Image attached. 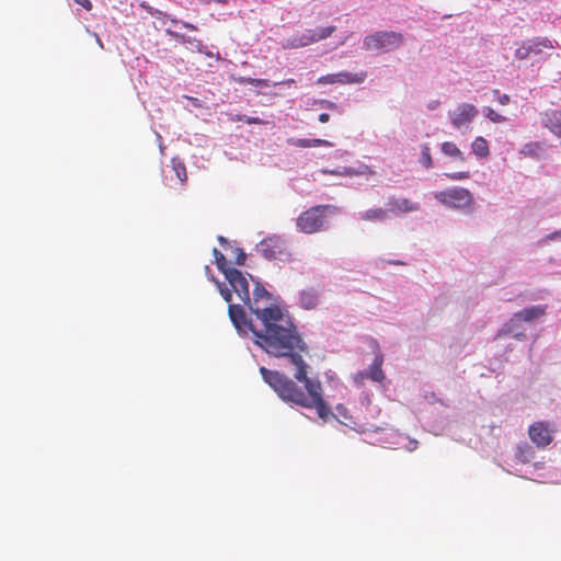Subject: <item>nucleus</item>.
<instances>
[{"mask_svg": "<svg viewBox=\"0 0 561 561\" xmlns=\"http://www.w3.org/2000/svg\"><path fill=\"white\" fill-rule=\"evenodd\" d=\"M230 249L233 254V263L236 265H243L247 260V254L243 252V250L238 247H230Z\"/></svg>", "mask_w": 561, "mask_h": 561, "instance_id": "obj_30", "label": "nucleus"}, {"mask_svg": "<svg viewBox=\"0 0 561 561\" xmlns=\"http://www.w3.org/2000/svg\"><path fill=\"white\" fill-rule=\"evenodd\" d=\"M442 151L446 154V156H449V157H453V158H456V159H459L461 161L465 160L463 158V154L462 152L460 151V149L456 146V144L451 142V141H445L443 142L442 145Z\"/></svg>", "mask_w": 561, "mask_h": 561, "instance_id": "obj_25", "label": "nucleus"}, {"mask_svg": "<svg viewBox=\"0 0 561 561\" xmlns=\"http://www.w3.org/2000/svg\"><path fill=\"white\" fill-rule=\"evenodd\" d=\"M420 204L405 197H390L387 202V211L393 215H403L417 211Z\"/></svg>", "mask_w": 561, "mask_h": 561, "instance_id": "obj_14", "label": "nucleus"}, {"mask_svg": "<svg viewBox=\"0 0 561 561\" xmlns=\"http://www.w3.org/2000/svg\"><path fill=\"white\" fill-rule=\"evenodd\" d=\"M272 295L265 289V287L256 282L253 289V300L250 299L249 309L256 317L261 323H263V330L255 332V344L260 347L261 339L265 336L278 337L280 329H286L290 334H299L297 327L294 324L291 319L283 312V310L276 306L271 305L267 307H261L260 301H270Z\"/></svg>", "mask_w": 561, "mask_h": 561, "instance_id": "obj_2", "label": "nucleus"}, {"mask_svg": "<svg viewBox=\"0 0 561 561\" xmlns=\"http://www.w3.org/2000/svg\"><path fill=\"white\" fill-rule=\"evenodd\" d=\"M77 4L84 8L87 11L92 10V2L90 0H73Z\"/></svg>", "mask_w": 561, "mask_h": 561, "instance_id": "obj_33", "label": "nucleus"}, {"mask_svg": "<svg viewBox=\"0 0 561 561\" xmlns=\"http://www.w3.org/2000/svg\"><path fill=\"white\" fill-rule=\"evenodd\" d=\"M171 163H172V169H173L176 178L180 180L181 183H184L187 180V172H186L185 164L179 158H173L171 160Z\"/></svg>", "mask_w": 561, "mask_h": 561, "instance_id": "obj_24", "label": "nucleus"}, {"mask_svg": "<svg viewBox=\"0 0 561 561\" xmlns=\"http://www.w3.org/2000/svg\"><path fill=\"white\" fill-rule=\"evenodd\" d=\"M553 48V42L548 37H535L533 39L522 42L515 50V57L519 60H524L531 56L542 54L545 49Z\"/></svg>", "mask_w": 561, "mask_h": 561, "instance_id": "obj_9", "label": "nucleus"}, {"mask_svg": "<svg viewBox=\"0 0 561 561\" xmlns=\"http://www.w3.org/2000/svg\"><path fill=\"white\" fill-rule=\"evenodd\" d=\"M329 208L320 205L309 208L297 218V227L305 233H313L323 226V213Z\"/></svg>", "mask_w": 561, "mask_h": 561, "instance_id": "obj_7", "label": "nucleus"}, {"mask_svg": "<svg viewBox=\"0 0 561 561\" xmlns=\"http://www.w3.org/2000/svg\"><path fill=\"white\" fill-rule=\"evenodd\" d=\"M213 254L218 270L222 272L240 301L250 305L249 282L245 275L237 268L229 267L226 256L218 249L215 248Z\"/></svg>", "mask_w": 561, "mask_h": 561, "instance_id": "obj_3", "label": "nucleus"}, {"mask_svg": "<svg viewBox=\"0 0 561 561\" xmlns=\"http://www.w3.org/2000/svg\"><path fill=\"white\" fill-rule=\"evenodd\" d=\"M535 451L530 445L527 443H524L519 446H517L515 451V457L517 460H519L523 463L531 461L534 458Z\"/></svg>", "mask_w": 561, "mask_h": 561, "instance_id": "obj_23", "label": "nucleus"}, {"mask_svg": "<svg viewBox=\"0 0 561 561\" xmlns=\"http://www.w3.org/2000/svg\"><path fill=\"white\" fill-rule=\"evenodd\" d=\"M505 119H506L505 116H502L493 111V118H492L493 123H501V122H504Z\"/></svg>", "mask_w": 561, "mask_h": 561, "instance_id": "obj_35", "label": "nucleus"}, {"mask_svg": "<svg viewBox=\"0 0 561 561\" xmlns=\"http://www.w3.org/2000/svg\"><path fill=\"white\" fill-rule=\"evenodd\" d=\"M545 314H546L545 306H531V307L525 308V309L516 312L513 316V324L518 323V321H520L522 323L529 325L531 322L541 318Z\"/></svg>", "mask_w": 561, "mask_h": 561, "instance_id": "obj_15", "label": "nucleus"}, {"mask_svg": "<svg viewBox=\"0 0 561 561\" xmlns=\"http://www.w3.org/2000/svg\"><path fill=\"white\" fill-rule=\"evenodd\" d=\"M434 197L439 203L451 208H465L472 204V196L470 192L462 187H453L436 192Z\"/></svg>", "mask_w": 561, "mask_h": 561, "instance_id": "obj_6", "label": "nucleus"}, {"mask_svg": "<svg viewBox=\"0 0 561 561\" xmlns=\"http://www.w3.org/2000/svg\"><path fill=\"white\" fill-rule=\"evenodd\" d=\"M279 329L278 337L261 339L260 347L271 356L287 358L296 368V380L266 367L260 368L262 378L283 401L306 409H316L318 416L325 421L332 413L323 399L321 382L308 377L309 366L304 355L309 353V347L300 334L294 335L286 329Z\"/></svg>", "mask_w": 561, "mask_h": 561, "instance_id": "obj_1", "label": "nucleus"}, {"mask_svg": "<svg viewBox=\"0 0 561 561\" xmlns=\"http://www.w3.org/2000/svg\"><path fill=\"white\" fill-rule=\"evenodd\" d=\"M318 301H319V295L313 290H304L300 294V304L307 310L316 308L318 305Z\"/></svg>", "mask_w": 561, "mask_h": 561, "instance_id": "obj_21", "label": "nucleus"}, {"mask_svg": "<svg viewBox=\"0 0 561 561\" xmlns=\"http://www.w3.org/2000/svg\"><path fill=\"white\" fill-rule=\"evenodd\" d=\"M472 151L478 157H486L489 154L488 141L482 137H477L472 142Z\"/></svg>", "mask_w": 561, "mask_h": 561, "instance_id": "obj_26", "label": "nucleus"}, {"mask_svg": "<svg viewBox=\"0 0 561 561\" xmlns=\"http://www.w3.org/2000/svg\"><path fill=\"white\" fill-rule=\"evenodd\" d=\"M329 119H330V115H329L328 113H321V114L319 115V121H320L321 123H328V122H329Z\"/></svg>", "mask_w": 561, "mask_h": 561, "instance_id": "obj_38", "label": "nucleus"}, {"mask_svg": "<svg viewBox=\"0 0 561 561\" xmlns=\"http://www.w3.org/2000/svg\"><path fill=\"white\" fill-rule=\"evenodd\" d=\"M478 110L472 104L462 103L454 111L449 112L451 124L455 128H461L469 125L477 116Z\"/></svg>", "mask_w": 561, "mask_h": 561, "instance_id": "obj_12", "label": "nucleus"}, {"mask_svg": "<svg viewBox=\"0 0 561 561\" xmlns=\"http://www.w3.org/2000/svg\"><path fill=\"white\" fill-rule=\"evenodd\" d=\"M287 142L294 147L310 148V147H332L333 144L325 139H307V138H289Z\"/></svg>", "mask_w": 561, "mask_h": 561, "instance_id": "obj_18", "label": "nucleus"}, {"mask_svg": "<svg viewBox=\"0 0 561 561\" xmlns=\"http://www.w3.org/2000/svg\"><path fill=\"white\" fill-rule=\"evenodd\" d=\"M228 313L236 329L243 334L252 332L253 341L255 342V332L263 330V323L260 322V325H257L249 321L243 307L240 305L230 304Z\"/></svg>", "mask_w": 561, "mask_h": 561, "instance_id": "obj_10", "label": "nucleus"}, {"mask_svg": "<svg viewBox=\"0 0 561 561\" xmlns=\"http://www.w3.org/2000/svg\"><path fill=\"white\" fill-rule=\"evenodd\" d=\"M236 81L241 84H250L253 87H261V88H267L271 85L270 81L266 79H254V78L240 77Z\"/></svg>", "mask_w": 561, "mask_h": 561, "instance_id": "obj_28", "label": "nucleus"}, {"mask_svg": "<svg viewBox=\"0 0 561 561\" xmlns=\"http://www.w3.org/2000/svg\"><path fill=\"white\" fill-rule=\"evenodd\" d=\"M93 36H94V38H95L96 44L99 45V47H100L101 49H103V48H104V45H103V42H102V39L100 38V36H99L96 33H93Z\"/></svg>", "mask_w": 561, "mask_h": 561, "instance_id": "obj_41", "label": "nucleus"}, {"mask_svg": "<svg viewBox=\"0 0 561 561\" xmlns=\"http://www.w3.org/2000/svg\"><path fill=\"white\" fill-rule=\"evenodd\" d=\"M218 241L221 244V247H224V249H226V250H227V248L231 247L229 241L225 237L219 236Z\"/></svg>", "mask_w": 561, "mask_h": 561, "instance_id": "obj_36", "label": "nucleus"}, {"mask_svg": "<svg viewBox=\"0 0 561 561\" xmlns=\"http://www.w3.org/2000/svg\"><path fill=\"white\" fill-rule=\"evenodd\" d=\"M542 124L556 137L561 138V108L546 111L542 115Z\"/></svg>", "mask_w": 561, "mask_h": 561, "instance_id": "obj_16", "label": "nucleus"}, {"mask_svg": "<svg viewBox=\"0 0 561 561\" xmlns=\"http://www.w3.org/2000/svg\"><path fill=\"white\" fill-rule=\"evenodd\" d=\"M450 180H463L469 176L468 172H457L451 174H446Z\"/></svg>", "mask_w": 561, "mask_h": 561, "instance_id": "obj_32", "label": "nucleus"}, {"mask_svg": "<svg viewBox=\"0 0 561 561\" xmlns=\"http://www.w3.org/2000/svg\"><path fill=\"white\" fill-rule=\"evenodd\" d=\"M528 436L539 448H545L552 442V431L546 422L533 423L528 428Z\"/></svg>", "mask_w": 561, "mask_h": 561, "instance_id": "obj_13", "label": "nucleus"}, {"mask_svg": "<svg viewBox=\"0 0 561 561\" xmlns=\"http://www.w3.org/2000/svg\"><path fill=\"white\" fill-rule=\"evenodd\" d=\"M438 104H439V102H438V101H433V102H431V103L428 104V106H427V107H428L430 110H434V108H436V106H437Z\"/></svg>", "mask_w": 561, "mask_h": 561, "instance_id": "obj_44", "label": "nucleus"}, {"mask_svg": "<svg viewBox=\"0 0 561 561\" xmlns=\"http://www.w3.org/2000/svg\"><path fill=\"white\" fill-rule=\"evenodd\" d=\"M383 357L382 355H377L371 365L369 366L368 371L365 374V377L371 379L373 381L380 382L385 379V373L382 370ZM364 377V375H362Z\"/></svg>", "mask_w": 561, "mask_h": 561, "instance_id": "obj_19", "label": "nucleus"}, {"mask_svg": "<svg viewBox=\"0 0 561 561\" xmlns=\"http://www.w3.org/2000/svg\"><path fill=\"white\" fill-rule=\"evenodd\" d=\"M387 218V210L376 207L360 214V219L365 221H382Z\"/></svg>", "mask_w": 561, "mask_h": 561, "instance_id": "obj_22", "label": "nucleus"}, {"mask_svg": "<svg viewBox=\"0 0 561 561\" xmlns=\"http://www.w3.org/2000/svg\"><path fill=\"white\" fill-rule=\"evenodd\" d=\"M320 104L329 110H337V104L331 102V101H328V100H322L320 101Z\"/></svg>", "mask_w": 561, "mask_h": 561, "instance_id": "obj_34", "label": "nucleus"}, {"mask_svg": "<svg viewBox=\"0 0 561 561\" xmlns=\"http://www.w3.org/2000/svg\"><path fill=\"white\" fill-rule=\"evenodd\" d=\"M336 27L331 25L318 30H308L301 36H294L287 39L285 48H300L330 37Z\"/></svg>", "mask_w": 561, "mask_h": 561, "instance_id": "obj_8", "label": "nucleus"}, {"mask_svg": "<svg viewBox=\"0 0 561 561\" xmlns=\"http://www.w3.org/2000/svg\"><path fill=\"white\" fill-rule=\"evenodd\" d=\"M186 98H187V100H190V101H191V103H192L195 107H199V106H201V102H199V100H198V99L193 98V96H186Z\"/></svg>", "mask_w": 561, "mask_h": 561, "instance_id": "obj_39", "label": "nucleus"}, {"mask_svg": "<svg viewBox=\"0 0 561 561\" xmlns=\"http://www.w3.org/2000/svg\"><path fill=\"white\" fill-rule=\"evenodd\" d=\"M367 73L365 71L352 73L348 71H342L337 73H331L322 76L318 79L319 84H350V83H362L365 81Z\"/></svg>", "mask_w": 561, "mask_h": 561, "instance_id": "obj_11", "label": "nucleus"}, {"mask_svg": "<svg viewBox=\"0 0 561 561\" xmlns=\"http://www.w3.org/2000/svg\"><path fill=\"white\" fill-rule=\"evenodd\" d=\"M257 252L266 260H285L290 256L288 244L280 236L264 238L256 247Z\"/></svg>", "mask_w": 561, "mask_h": 561, "instance_id": "obj_5", "label": "nucleus"}, {"mask_svg": "<svg viewBox=\"0 0 561 561\" xmlns=\"http://www.w3.org/2000/svg\"><path fill=\"white\" fill-rule=\"evenodd\" d=\"M545 152V144L540 141L528 142L523 146L520 153L525 157L539 159Z\"/></svg>", "mask_w": 561, "mask_h": 561, "instance_id": "obj_20", "label": "nucleus"}, {"mask_svg": "<svg viewBox=\"0 0 561 561\" xmlns=\"http://www.w3.org/2000/svg\"><path fill=\"white\" fill-rule=\"evenodd\" d=\"M404 37L399 32L379 31L367 35L363 41L366 50L394 49L401 46Z\"/></svg>", "mask_w": 561, "mask_h": 561, "instance_id": "obj_4", "label": "nucleus"}, {"mask_svg": "<svg viewBox=\"0 0 561 561\" xmlns=\"http://www.w3.org/2000/svg\"><path fill=\"white\" fill-rule=\"evenodd\" d=\"M420 162L426 169H430V168L433 167V160H432V156H431V152H430V147L426 144L422 146Z\"/></svg>", "mask_w": 561, "mask_h": 561, "instance_id": "obj_29", "label": "nucleus"}, {"mask_svg": "<svg viewBox=\"0 0 561 561\" xmlns=\"http://www.w3.org/2000/svg\"><path fill=\"white\" fill-rule=\"evenodd\" d=\"M182 25L187 28V30H191V31H196V26L191 24V23H186V22H183Z\"/></svg>", "mask_w": 561, "mask_h": 561, "instance_id": "obj_42", "label": "nucleus"}, {"mask_svg": "<svg viewBox=\"0 0 561 561\" xmlns=\"http://www.w3.org/2000/svg\"><path fill=\"white\" fill-rule=\"evenodd\" d=\"M230 121L231 122H244L247 124H254V125H265L267 124L266 121L260 118V117H252V116H247V115H232L230 117Z\"/></svg>", "mask_w": 561, "mask_h": 561, "instance_id": "obj_27", "label": "nucleus"}, {"mask_svg": "<svg viewBox=\"0 0 561 561\" xmlns=\"http://www.w3.org/2000/svg\"><path fill=\"white\" fill-rule=\"evenodd\" d=\"M547 238L549 240H554V239H560L561 240V230L554 231V232L550 233Z\"/></svg>", "mask_w": 561, "mask_h": 561, "instance_id": "obj_37", "label": "nucleus"}, {"mask_svg": "<svg viewBox=\"0 0 561 561\" xmlns=\"http://www.w3.org/2000/svg\"><path fill=\"white\" fill-rule=\"evenodd\" d=\"M501 104H507L510 102V96L507 94H503L499 98Z\"/></svg>", "mask_w": 561, "mask_h": 561, "instance_id": "obj_40", "label": "nucleus"}, {"mask_svg": "<svg viewBox=\"0 0 561 561\" xmlns=\"http://www.w3.org/2000/svg\"><path fill=\"white\" fill-rule=\"evenodd\" d=\"M527 329L528 325L522 323L520 321H518V323L513 324L512 317L510 321L505 324L504 329L497 334V337H501L503 335H510L517 340H520L526 336Z\"/></svg>", "mask_w": 561, "mask_h": 561, "instance_id": "obj_17", "label": "nucleus"}, {"mask_svg": "<svg viewBox=\"0 0 561 561\" xmlns=\"http://www.w3.org/2000/svg\"><path fill=\"white\" fill-rule=\"evenodd\" d=\"M218 288L220 290L221 296L227 302H230L232 299L231 291L228 288H224L220 283L217 282Z\"/></svg>", "mask_w": 561, "mask_h": 561, "instance_id": "obj_31", "label": "nucleus"}, {"mask_svg": "<svg viewBox=\"0 0 561 561\" xmlns=\"http://www.w3.org/2000/svg\"><path fill=\"white\" fill-rule=\"evenodd\" d=\"M295 83V80L294 79H287V80H284L282 82H278V84H293ZM274 85H277V83H274Z\"/></svg>", "mask_w": 561, "mask_h": 561, "instance_id": "obj_43", "label": "nucleus"}]
</instances>
